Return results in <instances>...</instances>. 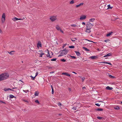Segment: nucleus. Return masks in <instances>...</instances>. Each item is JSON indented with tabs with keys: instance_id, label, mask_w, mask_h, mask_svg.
<instances>
[{
	"instance_id": "1",
	"label": "nucleus",
	"mask_w": 122,
	"mask_h": 122,
	"mask_svg": "<svg viewBox=\"0 0 122 122\" xmlns=\"http://www.w3.org/2000/svg\"><path fill=\"white\" fill-rule=\"evenodd\" d=\"M94 26L93 23H91L90 22H87L86 25V30L85 32L89 33L91 32V29Z\"/></svg>"
},
{
	"instance_id": "2",
	"label": "nucleus",
	"mask_w": 122,
	"mask_h": 122,
	"mask_svg": "<svg viewBox=\"0 0 122 122\" xmlns=\"http://www.w3.org/2000/svg\"><path fill=\"white\" fill-rule=\"evenodd\" d=\"M9 75L8 74L6 73L0 75V81L7 79L9 77Z\"/></svg>"
},
{
	"instance_id": "3",
	"label": "nucleus",
	"mask_w": 122,
	"mask_h": 122,
	"mask_svg": "<svg viewBox=\"0 0 122 122\" xmlns=\"http://www.w3.org/2000/svg\"><path fill=\"white\" fill-rule=\"evenodd\" d=\"M49 19L52 22H54L57 19L56 16L52 15L50 17Z\"/></svg>"
},
{
	"instance_id": "4",
	"label": "nucleus",
	"mask_w": 122,
	"mask_h": 122,
	"mask_svg": "<svg viewBox=\"0 0 122 122\" xmlns=\"http://www.w3.org/2000/svg\"><path fill=\"white\" fill-rule=\"evenodd\" d=\"M66 51V50H64L61 51L60 55L58 56H64L67 54Z\"/></svg>"
},
{
	"instance_id": "5",
	"label": "nucleus",
	"mask_w": 122,
	"mask_h": 122,
	"mask_svg": "<svg viewBox=\"0 0 122 122\" xmlns=\"http://www.w3.org/2000/svg\"><path fill=\"white\" fill-rule=\"evenodd\" d=\"M5 13H4L3 14L2 16V18L1 19V20L2 23H4L5 20Z\"/></svg>"
},
{
	"instance_id": "6",
	"label": "nucleus",
	"mask_w": 122,
	"mask_h": 122,
	"mask_svg": "<svg viewBox=\"0 0 122 122\" xmlns=\"http://www.w3.org/2000/svg\"><path fill=\"white\" fill-rule=\"evenodd\" d=\"M56 29L58 31H60L62 33H63L64 32L63 31L61 30V27L60 26L58 25H56Z\"/></svg>"
},
{
	"instance_id": "7",
	"label": "nucleus",
	"mask_w": 122,
	"mask_h": 122,
	"mask_svg": "<svg viewBox=\"0 0 122 122\" xmlns=\"http://www.w3.org/2000/svg\"><path fill=\"white\" fill-rule=\"evenodd\" d=\"M24 19V18L23 19L22 18H18L16 17H15L14 18L12 19L14 21H17L18 20H23Z\"/></svg>"
},
{
	"instance_id": "8",
	"label": "nucleus",
	"mask_w": 122,
	"mask_h": 122,
	"mask_svg": "<svg viewBox=\"0 0 122 122\" xmlns=\"http://www.w3.org/2000/svg\"><path fill=\"white\" fill-rule=\"evenodd\" d=\"M86 18V16L85 15H81L80 17V19L81 20H85Z\"/></svg>"
},
{
	"instance_id": "9",
	"label": "nucleus",
	"mask_w": 122,
	"mask_h": 122,
	"mask_svg": "<svg viewBox=\"0 0 122 122\" xmlns=\"http://www.w3.org/2000/svg\"><path fill=\"white\" fill-rule=\"evenodd\" d=\"M37 47L38 48H39V47H41V42L39 41L38 42V43H37Z\"/></svg>"
},
{
	"instance_id": "10",
	"label": "nucleus",
	"mask_w": 122,
	"mask_h": 122,
	"mask_svg": "<svg viewBox=\"0 0 122 122\" xmlns=\"http://www.w3.org/2000/svg\"><path fill=\"white\" fill-rule=\"evenodd\" d=\"M95 20V18H92L89 20V21L88 22H90V23H91V22H93Z\"/></svg>"
},
{
	"instance_id": "11",
	"label": "nucleus",
	"mask_w": 122,
	"mask_h": 122,
	"mask_svg": "<svg viewBox=\"0 0 122 122\" xmlns=\"http://www.w3.org/2000/svg\"><path fill=\"white\" fill-rule=\"evenodd\" d=\"M112 53H110L104 56V57H105L107 56H112Z\"/></svg>"
},
{
	"instance_id": "12",
	"label": "nucleus",
	"mask_w": 122,
	"mask_h": 122,
	"mask_svg": "<svg viewBox=\"0 0 122 122\" xmlns=\"http://www.w3.org/2000/svg\"><path fill=\"white\" fill-rule=\"evenodd\" d=\"M83 4V3H80V4L76 5V8H78L80 7V6L82 5Z\"/></svg>"
},
{
	"instance_id": "13",
	"label": "nucleus",
	"mask_w": 122,
	"mask_h": 122,
	"mask_svg": "<svg viewBox=\"0 0 122 122\" xmlns=\"http://www.w3.org/2000/svg\"><path fill=\"white\" fill-rule=\"evenodd\" d=\"M106 89L107 90H112L113 89L112 87H111L109 86H107L106 87Z\"/></svg>"
},
{
	"instance_id": "14",
	"label": "nucleus",
	"mask_w": 122,
	"mask_h": 122,
	"mask_svg": "<svg viewBox=\"0 0 122 122\" xmlns=\"http://www.w3.org/2000/svg\"><path fill=\"white\" fill-rule=\"evenodd\" d=\"M75 104H76V105H77V106L78 105H79V104L78 103H76ZM77 107V106L76 107H73L72 109L74 110H76L77 109H76Z\"/></svg>"
},
{
	"instance_id": "15",
	"label": "nucleus",
	"mask_w": 122,
	"mask_h": 122,
	"mask_svg": "<svg viewBox=\"0 0 122 122\" xmlns=\"http://www.w3.org/2000/svg\"><path fill=\"white\" fill-rule=\"evenodd\" d=\"M15 52V51H12L10 52H8V53L11 55H13L14 54V53Z\"/></svg>"
},
{
	"instance_id": "16",
	"label": "nucleus",
	"mask_w": 122,
	"mask_h": 122,
	"mask_svg": "<svg viewBox=\"0 0 122 122\" xmlns=\"http://www.w3.org/2000/svg\"><path fill=\"white\" fill-rule=\"evenodd\" d=\"M97 56H91L90 57V58L92 59H96L97 58Z\"/></svg>"
},
{
	"instance_id": "17",
	"label": "nucleus",
	"mask_w": 122,
	"mask_h": 122,
	"mask_svg": "<svg viewBox=\"0 0 122 122\" xmlns=\"http://www.w3.org/2000/svg\"><path fill=\"white\" fill-rule=\"evenodd\" d=\"M39 93L38 91H36L35 92L34 95L35 96H38Z\"/></svg>"
},
{
	"instance_id": "18",
	"label": "nucleus",
	"mask_w": 122,
	"mask_h": 122,
	"mask_svg": "<svg viewBox=\"0 0 122 122\" xmlns=\"http://www.w3.org/2000/svg\"><path fill=\"white\" fill-rule=\"evenodd\" d=\"M71 40L73 42H74L76 40H77V39L76 38H71Z\"/></svg>"
},
{
	"instance_id": "19",
	"label": "nucleus",
	"mask_w": 122,
	"mask_h": 122,
	"mask_svg": "<svg viewBox=\"0 0 122 122\" xmlns=\"http://www.w3.org/2000/svg\"><path fill=\"white\" fill-rule=\"evenodd\" d=\"M75 52L77 56H80L81 55L80 53L78 52L75 51Z\"/></svg>"
},
{
	"instance_id": "20",
	"label": "nucleus",
	"mask_w": 122,
	"mask_h": 122,
	"mask_svg": "<svg viewBox=\"0 0 122 122\" xmlns=\"http://www.w3.org/2000/svg\"><path fill=\"white\" fill-rule=\"evenodd\" d=\"M71 26L72 27H76L78 26L76 24H73L71 25Z\"/></svg>"
},
{
	"instance_id": "21",
	"label": "nucleus",
	"mask_w": 122,
	"mask_h": 122,
	"mask_svg": "<svg viewBox=\"0 0 122 122\" xmlns=\"http://www.w3.org/2000/svg\"><path fill=\"white\" fill-rule=\"evenodd\" d=\"M100 63H101L107 64H108L110 65H111V63L110 62H100Z\"/></svg>"
},
{
	"instance_id": "22",
	"label": "nucleus",
	"mask_w": 122,
	"mask_h": 122,
	"mask_svg": "<svg viewBox=\"0 0 122 122\" xmlns=\"http://www.w3.org/2000/svg\"><path fill=\"white\" fill-rule=\"evenodd\" d=\"M38 54H44L42 50H40L38 51Z\"/></svg>"
},
{
	"instance_id": "23",
	"label": "nucleus",
	"mask_w": 122,
	"mask_h": 122,
	"mask_svg": "<svg viewBox=\"0 0 122 122\" xmlns=\"http://www.w3.org/2000/svg\"><path fill=\"white\" fill-rule=\"evenodd\" d=\"M114 108L115 110H119L120 109V107L118 106H116L114 107Z\"/></svg>"
},
{
	"instance_id": "24",
	"label": "nucleus",
	"mask_w": 122,
	"mask_h": 122,
	"mask_svg": "<svg viewBox=\"0 0 122 122\" xmlns=\"http://www.w3.org/2000/svg\"><path fill=\"white\" fill-rule=\"evenodd\" d=\"M9 96L10 97V98H13L14 97H15V98L16 99V97H15L13 95H9Z\"/></svg>"
},
{
	"instance_id": "25",
	"label": "nucleus",
	"mask_w": 122,
	"mask_h": 122,
	"mask_svg": "<svg viewBox=\"0 0 122 122\" xmlns=\"http://www.w3.org/2000/svg\"><path fill=\"white\" fill-rule=\"evenodd\" d=\"M34 49L35 48L34 46L31 47V48H30V50L33 51H34Z\"/></svg>"
},
{
	"instance_id": "26",
	"label": "nucleus",
	"mask_w": 122,
	"mask_h": 122,
	"mask_svg": "<svg viewBox=\"0 0 122 122\" xmlns=\"http://www.w3.org/2000/svg\"><path fill=\"white\" fill-rule=\"evenodd\" d=\"M83 48L86 51H89L90 50L88 49H87L85 47H83Z\"/></svg>"
},
{
	"instance_id": "27",
	"label": "nucleus",
	"mask_w": 122,
	"mask_h": 122,
	"mask_svg": "<svg viewBox=\"0 0 122 122\" xmlns=\"http://www.w3.org/2000/svg\"><path fill=\"white\" fill-rule=\"evenodd\" d=\"M96 110L98 111H102L103 110V109L102 108H99L97 109Z\"/></svg>"
},
{
	"instance_id": "28",
	"label": "nucleus",
	"mask_w": 122,
	"mask_h": 122,
	"mask_svg": "<svg viewBox=\"0 0 122 122\" xmlns=\"http://www.w3.org/2000/svg\"><path fill=\"white\" fill-rule=\"evenodd\" d=\"M47 52L48 53V54L46 55V56L47 57H49L50 56V55L49 53V52L48 50H47Z\"/></svg>"
},
{
	"instance_id": "29",
	"label": "nucleus",
	"mask_w": 122,
	"mask_h": 122,
	"mask_svg": "<svg viewBox=\"0 0 122 122\" xmlns=\"http://www.w3.org/2000/svg\"><path fill=\"white\" fill-rule=\"evenodd\" d=\"M97 118L98 119H99L100 120L103 119V117H97Z\"/></svg>"
},
{
	"instance_id": "30",
	"label": "nucleus",
	"mask_w": 122,
	"mask_h": 122,
	"mask_svg": "<svg viewBox=\"0 0 122 122\" xmlns=\"http://www.w3.org/2000/svg\"><path fill=\"white\" fill-rule=\"evenodd\" d=\"M112 32H110L107 34V36H109L110 35H111L112 34Z\"/></svg>"
},
{
	"instance_id": "31",
	"label": "nucleus",
	"mask_w": 122,
	"mask_h": 122,
	"mask_svg": "<svg viewBox=\"0 0 122 122\" xmlns=\"http://www.w3.org/2000/svg\"><path fill=\"white\" fill-rule=\"evenodd\" d=\"M62 75H64L67 76H69V74L66 73H62Z\"/></svg>"
},
{
	"instance_id": "32",
	"label": "nucleus",
	"mask_w": 122,
	"mask_h": 122,
	"mask_svg": "<svg viewBox=\"0 0 122 122\" xmlns=\"http://www.w3.org/2000/svg\"><path fill=\"white\" fill-rule=\"evenodd\" d=\"M109 76L111 78H115V77L114 76L111 75H109Z\"/></svg>"
},
{
	"instance_id": "33",
	"label": "nucleus",
	"mask_w": 122,
	"mask_h": 122,
	"mask_svg": "<svg viewBox=\"0 0 122 122\" xmlns=\"http://www.w3.org/2000/svg\"><path fill=\"white\" fill-rule=\"evenodd\" d=\"M74 3V1L73 0H72L71 1L70 3V4H73Z\"/></svg>"
},
{
	"instance_id": "34",
	"label": "nucleus",
	"mask_w": 122,
	"mask_h": 122,
	"mask_svg": "<svg viewBox=\"0 0 122 122\" xmlns=\"http://www.w3.org/2000/svg\"><path fill=\"white\" fill-rule=\"evenodd\" d=\"M110 40L108 39H107L104 41L106 42H109Z\"/></svg>"
},
{
	"instance_id": "35",
	"label": "nucleus",
	"mask_w": 122,
	"mask_h": 122,
	"mask_svg": "<svg viewBox=\"0 0 122 122\" xmlns=\"http://www.w3.org/2000/svg\"><path fill=\"white\" fill-rule=\"evenodd\" d=\"M35 102L36 103H37L38 104H40V103L39 101H38V100H37V99L35 101Z\"/></svg>"
},
{
	"instance_id": "36",
	"label": "nucleus",
	"mask_w": 122,
	"mask_h": 122,
	"mask_svg": "<svg viewBox=\"0 0 122 122\" xmlns=\"http://www.w3.org/2000/svg\"><path fill=\"white\" fill-rule=\"evenodd\" d=\"M23 91L24 92H25V93H27V92H29V91L28 90H23Z\"/></svg>"
},
{
	"instance_id": "37",
	"label": "nucleus",
	"mask_w": 122,
	"mask_h": 122,
	"mask_svg": "<svg viewBox=\"0 0 122 122\" xmlns=\"http://www.w3.org/2000/svg\"><path fill=\"white\" fill-rule=\"evenodd\" d=\"M58 105L60 107H61V106H62V104L60 102H59L58 103Z\"/></svg>"
},
{
	"instance_id": "38",
	"label": "nucleus",
	"mask_w": 122,
	"mask_h": 122,
	"mask_svg": "<svg viewBox=\"0 0 122 122\" xmlns=\"http://www.w3.org/2000/svg\"><path fill=\"white\" fill-rule=\"evenodd\" d=\"M74 46H69V48H74Z\"/></svg>"
},
{
	"instance_id": "39",
	"label": "nucleus",
	"mask_w": 122,
	"mask_h": 122,
	"mask_svg": "<svg viewBox=\"0 0 122 122\" xmlns=\"http://www.w3.org/2000/svg\"><path fill=\"white\" fill-rule=\"evenodd\" d=\"M40 55V56H39V57H41L42 56V55H44V54H38Z\"/></svg>"
},
{
	"instance_id": "40",
	"label": "nucleus",
	"mask_w": 122,
	"mask_h": 122,
	"mask_svg": "<svg viewBox=\"0 0 122 122\" xmlns=\"http://www.w3.org/2000/svg\"><path fill=\"white\" fill-rule=\"evenodd\" d=\"M56 58H54L52 59H51V60L52 61H55L56 60Z\"/></svg>"
},
{
	"instance_id": "41",
	"label": "nucleus",
	"mask_w": 122,
	"mask_h": 122,
	"mask_svg": "<svg viewBox=\"0 0 122 122\" xmlns=\"http://www.w3.org/2000/svg\"><path fill=\"white\" fill-rule=\"evenodd\" d=\"M4 90L5 91H8L9 90L8 89H8H7V88H4Z\"/></svg>"
},
{
	"instance_id": "42",
	"label": "nucleus",
	"mask_w": 122,
	"mask_h": 122,
	"mask_svg": "<svg viewBox=\"0 0 122 122\" xmlns=\"http://www.w3.org/2000/svg\"><path fill=\"white\" fill-rule=\"evenodd\" d=\"M107 7H108V9H111V8H112L110 6V5H108Z\"/></svg>"
},
{
	"instance_id": "43",
	"label": "nucleus",
	"mask_w": 122,
	"mask_h": 122,
	"mask_svg": "<svg viewBox=\"0 0 122 122\" xmlns=\"http://www.w3.org/2000/svg\"><path fill=\"white\" fill-rule=\"evenodd\" d=\"M81 78L82 80V81H84V80L85 79V78L84 77H81Z\"/></svg>"
},
{
	"instance_id": "44",
	"label": "nucleus",
	"mask_w": 122,
	"mask_h": 122,
	"mask_svg": "<svg viewBox=\"0 0 122 122\" xmlns=\"http://www.w3.org/2000/svg\"><path fill=\"white\" fill-rule=\"evenodd\" d=\"M72 58H73V59H75L76 58V57L75 56H70Z\"/></svg>"
},
{
	"instance_id": "45",
	"label": "nucleus",
	"mask_w": 122,
	"mask_h": 122,
	"mask_svg": "<svg viewBox=\"0 0 122 122\" xmlns=\"http://www.w3.org/2000/svg\"><path fill=\"white\" fill-rule=\"evenodd\" d=\"M61 61H63V62H65L66 61V60H65L64 59H61Z\"/></svg>"
},
{
	"instance_id": "46",
	"label": "nucleus",
	"mask_w": 122,
	"mask_h": 122,
	"mask_svg": "<svg viewBox=\"0 0 122 122\" xmlns=\"http://www.w3.org/2000/svg\"><path fill=\"white\" fill-rule=\"evenodd\" d=\"M54 93V89L53 88H52V94H53Z\"/></svg>"
},
{
	"instance_id": "47",
	"label": "nucleus",
	"mask_w": 122,
	"mask_h": 122,
	"mask_svg": "<svg viewBox=\"0 0 122 122\" xmlns=\"http://www.w3.org/2000/svg\"><path fill=\"white\" fill-rule=\"evenodd\" d=\"M95 105H96L98 106H100V105L98 103H96L95 104Z\"/></svg>"
},
{
	"instance_id": "48",
	"label": "nucleus",
	"mask_w": 122,
	"mask_h": 122,
	"mask_svg": "<svg viewBox=\"0 0 122 122\" xmlns=\"http://www.w3.org/2000/svg\"><path fill=\"white\" fill-rule=\"evenodd\" d=\"M30 77H31L32 78V79L33 80H34L35 79V76L34 77H33V76H31Z\"/></svg>"
},
{
	"instance_id": "49",
	"label": "nucleus",
	"mask_w": 122,
	"mask_h": 122,
	"mask_svg": "<svg viewBox=\"0 0 122 122\" xmlns=\"http://www.w3.org/2000/svg\"><path fill=\"white\" fill-rule=\"evenodd\" d=\"M82 25H86V23L85 22H83L82 23Z\"/></svg>"
},
{
	"instance_id": "50",
	"label": "nucleus",
	"mask_w": 122,
	"mask_h": 122,
	"mask_svg": "<svg viewBox=\"0 0 122 122\" xmlns=\"http://www.w3.org/2000/svg\"><path fill=\"white\" fill-rule=\"evenodd\" d=\"M3 33V32L1 30V29L0 28V33L1 34H2Z\"/></svg>"
},
{
	"instance_id": "51",
	"label": "nucleus",
	"mask_w": 122,
	"mask_h": 122,
	"mask_svg": "<svg viewBox=\"0 0 122 122\" xmlns=\"http://www.w3.org/2000/svg\"><path fill=\"white\" fill-rule=\"evenodd\" d=\"M8 89L9 90H11V91H14V90H12V89H10V88H8Z\"/></svg>"
},
{
	"instance_id": "52",
	"label": "nucleus",
	"mask_w": 122,
	"mask_h": 122,
	"mask_svg": "<svg viewBox=\"0 0 122 122\" xmlns=\"http://www.w3.org/2000/svg\"><path fill=\"white\" fill-rule=\"evenodd\" d=\"M38 72H37L36 73V76H35V77L37 76V75H38Z\"/></svg>"
},
{
	"instance_id": "53",
	"label": "nucleus",
	"mask_w": 122,
	"mask_h": 122,
	"mask_svg": "<svg viewBox=\"0 0 122 122\" xmlns=\"http://www.w3.org/2000/svg\"><path fill=\"white\" fill-rule=\"evenodd\" d=\"M85 40H86V41H89L90 42H91V41H90V40H88L87 39H86Z\"/></svg>"
},
{
	"instance_id": "54",
	"label": "nucleus",
	"mask_w": 122,
	"mask_h": 122,
	"mask_svg": "<svg viewBox=\"0 0 122 122\" xmlns=\"http://www.w3.org/2000/svg\"><path fill=\"white\" fill-rule=\"evenodd\" d=\"M0 102H2L3 103H5V102L0 100Z\"/></svg>"
},
{
	"instance_id": "55",
	"label": "nucleus",
	"mask_w": 122,
	"mask_h": 122,
	"mask_svg": "<svg viewBox=\"0 0 122 122\" xmlns=\"http://www.w3.org/2000/svg\"><path fill=\"white\" fill-rule=\"evenodd\" d=\"M23 101H25V102H28V101L27 100H23Z\"/></svg>"
},
{
	"instance_id": "56",
	"label": "nucleus",
	"mask_w": 122,
	"mask_h": 122,
	"mask_svg": "<svg viewBox=\"0 0 122 122\" xmlns=\"http://www.w3.org/2000/svg\"><path fill=\"white\" fill-rule=\"evenodd\" d=\"M86 89V87H82V89Z\"/></svg>"
},
{
	"instance_id": "57",
	"label": "nucleus",
	"mask_w": 122,
	"mask_h": 122,
	"mask_svg": "<svg viewBox=\"0 0 122 122\" xmlns=\"http://www.w3.org/2000/svg\"><path fill=\"white\" fill-rule=\"evenodd\" d=\"M54 72L52 71V72H50V73H53Z\"/></svg>"
},
{
	"instance_id": "58",
	"label": "nucleus",
	"mask_w": 122,
	"mask_h": 122,
	"mask_svg": "<svg viewBox=\"0 0 122 122\" xmlns=\"http://www.w3.org/2000/svg\"><path fill=\"white\" fill-rule=\"evenodd\" d=\"M72 72L73 73H74V74H76V72H74V71H73V72Z\"/></svg>"
},
{
	"instance_id": "59",
	"label": "nucleus",
	"mask_w": 122,
	"mask_h": 122,
	"mask_svg": "<svg viewBox=\"0 0 122 122\" xmlns=\"http://www.w3.org/2000/svg\"><path fill=\"white\" fill-rule=\"evenodd\" d=\"M51 88H52H52H53V86L52 85H51Z\"/></svg>"
},
{
	"instance_id": "60",
	"label": "nucleus",
	"mask_w": 122,
	"mask_h": 122,
	"mask_svg": "<svg viewBox=\"0 0 122 122\" xmlns=\"http://www.w3.org/2000/svg\"><path fill=\"white\" fill-rule=\"evenodd\" d=\"M91 42H93V43H96V42H93V41H91Z\"/></svg>"
},
{
	"instance_id": "61",
	"label": "nucleus",
	"mask_w": 122,
	"mask_h": 122,
	"mask_svg": "<svg viewBox=\"0 0 122 122\" xmlns=\"http://www.w3.org/2000/svg\"><path fill=\"white\" fill-rule=\"evenodd\" d=\"M66 46V45H65H65H64V46H63V48H64V46Z\"/></svg>"
},
{
	"instance_id": "62",
	"label": "nucleus",
	"mask_w": 122,
	"mask_h": 122,
	"mask_svg": "<svg viewBox=\"0 0 122 122\" xmlns=\"http://www.w3.org/2000/svg\"><path fill=\"white\" fill-rule=\"evenodd\" d=\"M97 50H98V51H100L99 49H97Z\"/></svg>"
},
{
	"instance_id": "63",
	"label": "nucleus",
	"mask_w": 122,
	"mask_h": 122,
	"mask_svg": "<svg viewBox=\"0 0 122 122\" xmlns=\"http://www.w3.org/2000/svg\"><path fill=\"white\" fill-rule=\"evenodd\" d=\"M51 53L52 55H53V53H52V52H51Z\"/></svg>"
},
{
	"instance_id": "64",
	"label": "nucleus",
	"mask_w": 122,
	"mask_h": 122,
	"mask_svg": "<svg viewBox=\"0 0 122 122\" xmlns=\"http://www.w3.org/2000/svg\"><path fill=\"white\" fill-rule=\"evenodd\" d=\"M59 115H61V114H59Z\"/></svg>"
}]
</instances>
